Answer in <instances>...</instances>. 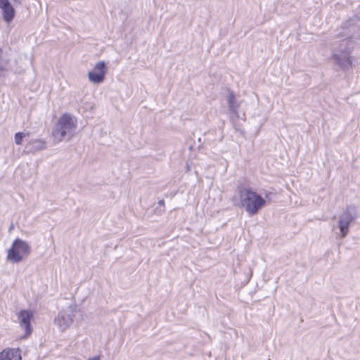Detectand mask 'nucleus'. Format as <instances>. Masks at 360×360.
<instances>
[{
  "label": "nucleus",
  "instance_id": "14",
  "mask_svg": "<svg viewBox=\"0 0 360 360\" xmlns=\"http://www.w3.org/2000/svg\"><path fill=\"white\" fill-rule=\"evenodd\" d=\"M158 204L161 206V207H164L165 206V201L164 200H160L158 202Z\"/></svg>",
  "mask_w": 360,
  "mask_h": 360
},
{
  "label": "nucleus",
  "instance_id": "16",
  "mask_svg": "<svg viewBox=\"0 0 360 360\" xmlns=\"http://www.w3.org/2000/svg\"><path fill=\"white\" fill-rule=\"evenodd\" d=\"M89 360H101L99 356H94L92 358H90Z\"/></svg>",
  "mask_w": 360,
  "mask_h": 360
},
{
  "label": "nucleus",
  "instance_id": "7",
  "mask_svg": "<svg viewBox=\"0 0 360 360\" xmlns=\"http://www.w3.org/2000/svg\"><path fill=\"white\" fill-rule=\"evenodd\" d=\"M106 64L104 61L98 62L92 71L88 72L89 81L94 84L102 83L106 74Z\"/></svg>",
  "mask_w": 360,
  "mask_h": 360
},
{
  "label": "nucleus",
  "instance_id": "2",
  "mask_svg": "<svg viewBox=\"0 0 360 360\" xmlns=\"http://www.w3.org/2000/svg\"><path fill=\"white\" fill-rule=\"evenodd\" d=\"M354 46V41L349 38L343 39L338 44H333L332 59L343 71L352 68L351 54Z\"/></svg>",
  "mask_w": 360,
  "mask_h": 360
},
{
  "label": "nucleus",
  "instance_id": "13",
  "mask_svg": "<svg viewBox=\"0 0 360 360\" xmlns=\"http://www.w3.org/2000/svg\"><path fill=\"white\" fill-rule=\"evenodd\" d=\"M27 134L24 132H17L15 134V143L17 145H21L22 139L26 136Z\"/></svg>",
  "mask_w": 360,
  "mask_h": 360
},
{
  "label": "nucleus",
  "instance_id": "6",
  "mask_svg": "<svg viewBox=\"0 0 360 360\" xmlns=\"http://www.w3.org/2000/svg\"><path fill=\"white\" fill-rule=\"evenodd\" d=\"M77 312L76 304H72L62 309L54 319L55 325L62 332L67 330L72 324Z\"/></svg>",
  "mask_w": 360,
  "mask_h": 360
},
{
  "label": "nucleus",
  "instance_id": "1",
  "mask_svg": "<svg viewBox=\"0 0 360 360\" xmlns=\"http://www.w3.org/2000/svg\"><path fill=\"white\" fill-rule=\"evenodd\" d=\"M77 127V120L70 113H64L58 120L52 130L54 143L69 141L75 135Z\"/></svg>",
  "mask_w": 360,
  "mask_h": 360
},
{
  "label": "nucleus",
  "instance_id": "15",
  "mask_svg": "<svg viewBox=\"0 0 360 360\" xmlns=\"http://www.w3.org/2000/svg\"><path fill=\"white\" fill-rule=\"evenodd\" d=\"M14 229V224L11 223L8 228V232L11 233Z\"/></svg>",
  "mask_w": 360,
  "mask_h": 360
},
{
  "label": "nucleus",
  "instance_id": "12",
  "mask_svg": "<svg viewBox=\"0 0 360 360\" xmlns=\"http://www.w3.org/2000/svg\"><path fill=\"white\" fill-rule=\"evenodd\" d=\"M227 102L229 111L235 115H238V108L240 106V103L236 101L235 93L230 89H229Z\"/></svg>",
  "mask_w": 360,
  "mask_h": 360
},
{
  "label": "nucleus",
  "instance_id": "4",
  "mask_svg": "<svg viewBox=\"0 0 360 360\" xmlns=\"http://www.w3.org/2000/svg\"><path fill=\"white\" fill-rule=\"evenodd\" d=\"M357 218V207L354 205H347L338 217V226L340 238H344L348 235L350 226L354 224Z\"/></svg>",
  "mask_w": 360,
  "mask_h": 360
},
{
  "label": "nucleus",
  "instance_id": "11",
  "mask_svg": "<svg viewBox=\"0 0 360 360\" xmlns=\"http://www.w3.org/2000/svg\"><path fill=\"white\" fill-rule=\"evenodd\" d=\"M19 349H8L0 352V360H21Z\"/></svg>",
  "mask_w": 360,
  "mask_h": 360
},
{
  "label": "nucleus",
  "instance_id": "5",
  "mask_svg": "<svg viewBox=\"0 0 360 360\" xmlns=\"http://www.w3.org/2000/svg\"><path fill=\"white\" fill-rule=\"evenodd\" d=\"M31 252V246L20 238H16L8 250L7 259L12 263H19Z\"/></svg>",
  "mask_w": 360,
  "mask_h": 360
},
{
  "label": "nucleus",
  "instance_id": "9",
  "mask_svg": "<svg viewBox=\"0 0 360 360\" xmlns=\"http://www.w3.org/2000/svg\"><path fill=\"white\" fill-rule=\"evenodd\" d=\"M33 314L32 311L27 310H22L18 314V319L20 320V324L22 327H24L26 330V335H30L32 331V326L30 325V320L32 318Z\"/></svg>",
  "mask_w": 360,
  "mask_h": 360
},
{
  "label": "nucleus",
  "instance_id": "8",
  "mask_svg": "<svg viewBox=\"0 0 360 360\" xmlns=\"http://www.w3.org/2000/svg\"><path fill=\"white\" fill-rule=\"evenodd\" d=\"M0 8L2 10L4 20L11 22L15 17V11L9 1L0 0Z\"/></svg>",
  "mask_w": 360,
  "mask_h": 360
},
{
  "label": "nucleus",
  "instance_id": "10",
  "mask_svg": "<svg viewBox=\"0 0 360 360\" xmlns=\"http://www.w3.org/2000/svg\"><path fill=\"white\" fill-rule=\"evenodd\" d=\"M46 148V143L44 140L33 139L30 141L25 146V150L28 153H35L37 151L42 150Z\"/></svg>",
  "mask_w": 360,
  "mask_h": 360
},
{
  "label": "nucleus",
  "instance_id": "3",
  "mask_svg": "<svg viewBox=\"0 0 360 360\" xmlns=\"http://www.w3.org/2000/svg\"><path fill=\"white\" fill-rule=\"evenodd\" d=\"M239 193L241 206L249 215L256 214L266 204V200L250 188L240 189Z\"/></svg>",
  "mask_w": 360,
  "mask_h": 360
}]
</instances>
